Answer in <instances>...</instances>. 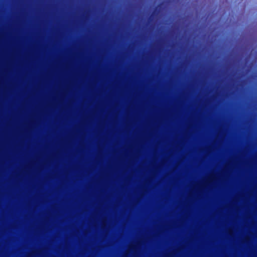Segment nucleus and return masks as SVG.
I'll return each instance as SVG.
<instances>
[{"mask_svg":"<svg viewBox=\"0 0 257 257\" xmlns=\"http://www.w3.org/2000/svg\"><path fill=\"white\" fill-rule=\"evenodd\" d=\"M215 177L214 175L213 174H211L207 177V179H206V182L208 183H210L212 182L215 179Z\"/></svg>","mask_w":257,"mask_h":257,"instance_id":"f257e3e1","label":"nucleus"},{"mask_svg":"<svg viewBox=\"0 0 257 257\" xmlns=\"http://www.w3.org/2000/svg\"><path fill=\"white\" fill-rule=\"evenodd\" d=\"M135 246L133 244H130L128 245V249L126 251V254H128L129 252L131 250L134 249Z\"/></svg>","mask_w":257,"mask_h":257,"instance_id":"f03ea898","label":"nucleus"},{"mask_svg":"<svg viewBox=\"0 0 257 257\" xmlns=\"http://www.w3.org/2000/svg\"><path fill=\"white\" fill-rule=\"evenodd\" d=\"M227 232L229 234L232 235L233 233V231L231 228L227 229Z\"/></svg>","mask_w":257,"mask_h":257,"instance_id":"7ed1b4c3","label":"nucleus"},{"mask_svg":"<svg viewBox=\"0 0 257 257\" xmlns=\"http://www.w3.org/2000/svg\"><path fill=\"white\" fill-rule=\"evenodd\" d=\"M245 239L246 240H248V237H245Z\"/></svg>","mask_w":257,"mask_h":257,"instance_id":"20e7f679","label":"nucleus"},{"mask_svg":"<svg viewBox=\"0 0 257 257\" xmlns=\"http://www.w3.org/2000/svg\"><path fill=\"white\" fill-rule=\"evenodd\" d=\"M103 224L104 225V224H105L104 221H103Z\"/></svg>","mask_w":257,"mask_h":257,"instance_id":"39448f33","label":"nucleus"}]
</instances>
